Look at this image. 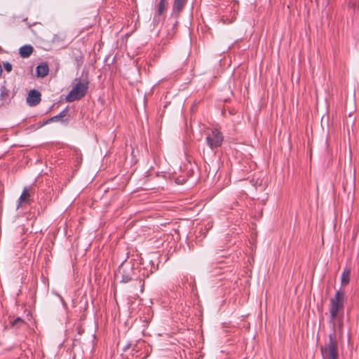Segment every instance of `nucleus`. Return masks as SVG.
<instances>
[{
    "label": "nucleus",
    "instance_id": "nucleus-20",
    "mask_svg": "<svg viewBox=\"0 0 359 359\" xmlns=\"http://www.w3.org/2000/svg\"><path fill=\"white\" fill-rule=\"evenodd\" d=\"M21 203H22V194L19 198V204H21Z\"/></svg>",
    "mask_w": 359,
    "mask_h": 359
},
{
    "label": "nucleus",
    "instance_id": "nucleus-15",
    "mask_svg": "<svg viewBox=\"0 0 359 359\" xmlns=\"http://www.w3.org/2000/svg\"><path fill=\"white\" fill-rule=\"evenodd\" d=\"M4 67L8 72H10L12 70V65L9 62L4 63Z\"/></svg>",
    "mask_w": 359,
    "mask_h": 359
},
{
    "label": "nucleus",
    "instance_id": "nucleus-11",
    "mask_svg": "<svg viewBox=\"0 0 359 359\" xmlns=\"http://www.w3.org/2000/svg\"><path fill=\"white\" fill-rule=\"evenodd\" d=\"M34 51V48L31 45H24V58L28 57Z\"/></svg>",
    "mask_w": 359,
    "mask_h": 359
},
{
    "label": "nucleus",
    "instance_id": "nucleus-19",
    "mask_svg": "<svg viewBox=\"0 0 359 359\" xmlns=\"http://www.w3.org/2000/svg\"><path fill=\"white\" fill-rule=\"evenodd\" d=\"M22 53H23V50H22V47H20L19 48V54L20 55V56L22 57Z\"/></svg>",
    "mask_w": 359,
    "mask_h": 359
},
{
    "label": "nucleus",
    "instance_id": "nucleus-1",
    "mask_svg": "<svg viewBox=\"0 0 359 359\" xmlns=\"http://www.w3.org/2000/svg\"><path fill=\"white\" fill-rule=\"evenodd\" d=\"M75 83L72 89L69 91L66 97L67 102H72L79 100L83 98L87 93L89 85V81L87 78L75 79Z\"/></svg>",
    "mask_w": 359,
    "mask_h": 359
},
{
    "label": "nucleus",
    "instance_id": "nucleus-13",
    "mask_svg": "<svg viewBox=\"0 0 359 359\" xmlns=\"http://www.w3.org/2000/svg\"><path fill=\"white\" fill-rule=\"evenodd\" d=\"M131 280H132V277L129 274L126 273V271H123L122 276H121V282L126 283H128L129 281H130Z\"/></svg>",
    "mask_w": 359,
    "mask_h": 359
},
{
    "label": "nucleus",
    "instance_id": "nucleus-6",
    "mask_svg": "<svg viewBox=\"0 0 359 359\" xmlns=\"http://www.w3.org/2000/svg\"><path fill=\"white\" fill-rule=\"evenodd\" d=\"M187 3V0H174L172 15L175 18H178Z\"/></svg>",
    "mask_w": 359,
    "mask_h": 359
},
{
    "label": "nucleus",
    "instance_id": "nucleus-14",
    "mask_svg": "<svg viewBox=\"0 0 359 359\" xmlns=\"http://www.w3.org/2000/svg\"><path fill=\"white\" fill-rule=\"evenodd\" d=\"M236 19V12L233 11V13L231 16V19L229 20L227 18H225L224 16L222 17V20H223L224 23L225 24H229V23H231L234 21V20Z\"/></svg>",
    "mask_w": 359,
    "mask_h": 359
},
{
    "label": "nucleus",
    "instance_id": "nucleus-12",
    "mask_svg": "<svg viewBox=\"0 0 359 359\" xmlns=\"http://www.w3.org/2000/svg\"><path fill=\"white\" fill-rule=\"evenodd\" d=\"M32 191L27 188H24V205L28 203L32 196Z\"/></svg>",
    "mask_w": 359,
    "mask_h": 359
},
{
    "label": "nucleus",
    "instance_id": "nucleus-22",
    "mask_svg": "<svg viewBox=\"0 0 359 359\" xmlns=\"http://www.w3.org/2000/svg\"><path fill=\"white\" fill-rule=\"evenodd\" d=\"M27 317H29V316H30V317H31V313H30V312H29V313H27Z\"/></svg>",
    "mask_w": 359,
    "mask_h": 359
},
{
    "label": "nucleus",
    "instance_id": "nucleus-2",
    "mask_svg": "<svg viewBox=\"0 0 359 359\" xmlns=\"http://www.w3.org/2000/svg\"><path fill=\"white\" fill-rule=\"evenodd\" d=\"M344 302L345 293L341 290H337L334 296L330 299L329 310L331 321L333 322L334 325V320H335V318H337L340 312H342L344 310Z\"/></svg>",
    "mask_w": 359,
    "mask_h": 359
},
{
    "label": "nucleus",
    "instance_id": "nucleus-7",
    "mask_svg": "<svg viewBox=\"0 0 359 359\" xmlns=\"http://www.w3.org/2000/svg\"><path fill=\"white\" fill-rule=\"evenodd\" d=\"M68 111L67 109L62 110L60 113L58 114L51 117L49 118L46 123H50V122H61V123H66L67 119H65V118L67 116Z\"/></svg>",
    "mask_w": 359,
    "mask_h": 359
},
{
    "label": "nucleus",
    "instance_id": "nucleus-4",
    "mask_svg": "<svg viewBox=\"0 0 359 359\" xmlns=\"http://www.w3.org/2000/svg\"><path fill=\"white\" fill-rule=\"evenodd\" d=\"M222 142V133L217 129L212 130L206 137V143L212 149L220 147Z\"/></svg>",
    "mask_w": 359,
    "mask_h": 359
},
{
    "label": "nucleus",
    "instance_id": "nucleus-21",
    "mask_svg": "<svg viewBox=\"0 0 359 359\" xmlns=\"http://www.w3.org/2000/svg\"><path fill=\"white\" fill-rule=\"evenodd\" d=\"M144 282L142 283V285H141V292H142L143 290H144Z\"/></svg>",
    "mask_w": 359,
    "mask_h": 359
},
{
    "label": "nucleus",
    "instance_id": "nucleus-16",
    "mask_svg": "<svg viewBox=\"0 0 359 359\" xmlns=\"http://www.w3.org/2000/svg\"><path fill=\"white\" fill-rule=\"evenodd\" d=\"M76 63H77V66H80L81 65V64L83 63V60H82V57H76Z\"/></svg>",
    "mask_w": 359,
    "mask_h": 359
},
{
    "label": "nucleus",
    "instance_id": "nucleus-8",
    "mask_svg": "<svg viewBox=\"0 0 359 359\" xmlns=\"http://www.w3.org/2000/svg\"><path fill=\"white\" fill-rule=\"evenodd\" d=\"M36 76L43 78L48 75L49 72V67L47 63L43 62L39 65L36 68Z\"/></svg>",
    "mask_w": 359,
    "mask_h": 359
},
{
    "label": "nucleus",
    "instance_id": "nucleus-5",
    "mask_svg": "<svg viewBox=\"0 0 359 359\" xmlns=\"http://www.w3.org/2000/svg\"><path fill=\"white\" fill-rule=\"evenodd\" d=\"M41 97V94L39 90L36 89L31 90L26 98L27 104L30 107H35L40 103Z\"/></svg>",
    "mask_w": 359,
    "mask_h": 359
},
{
    "label": "nucleus",
    "instance_id": "nucleus-18",
    "mask_svg": "<svg viewBox=\"0 0 359 359\" xmlns=\"http://www.w3.org/2000/svg\"><path fill=\"white\" fill-rule=\"evenodd\" d=\"M21 319L20 318H18L15 320H14L12 323V325H15L18 322L20 321Z\"/></svg>",
    "mask_w": 359,
    "mask_h": 359
},
{
    "label": "nucleus",
    "instance_id": "nucleus-10",
    "mask_svg": "<svg viewBox=\"0 0 359 359\" xmlns=\"http://www.w3.org/2000/svg\"><path fill=\"white\" fill-rule=\"evenodd\" d=\"M166 8V0H160L158 5H157V9H156V13L155 15V18L156 16H161Z\"/></svg>",
    "mask_w": 359,
    "mask_h": 359
},
{
    "label": "nucleus",
    "instance_id": "nucleus-17",
    "mask_svg": "<svg viewBox=\"0 0 359 359\" xmlns=\"http://www.w3.org/2000/svg\"><path fill=\"white\" fill-rule=\"evenodd\" d=\"M7 95H8V92L6 91V90L5 88L2 89V90H1V96L2 97H6V96H7Z\"/></svg>",
    "mask_w": 359,
    "mask_h": 359
},
{
    "label": "nucleus",
    "instance_id": "nucleus-9",
    "mask_svg": "<svg viewBox=\"0 0 359 359\" xmlns=\"http://www.w3.org/2000/svg\"><path fill=\"white\" fill-rule=\"evenodd\" d=\"M351 277V270L344 269L341 276V283L342 285H346L349 283Z\"/></svg>",
    "mask_w": 359,
    "mask_h": 359
},
{
    "label": "nucleus",
    "instance_id": "nucleus-3",
    "mask_svg": "<svg viewBox=\"0 0 359 359\" xmlns=\"http://www.w3.org/2000/svg\"><path fill=\"white\" fill-rule=\"evenodd\" d=\"M323 359H337L339 355L338 341L335 331L329 335V340L324 346L321 347Z\"/></svg>",
    "mask_w": 359,
    "mask_h": 359
}]
</instances>
